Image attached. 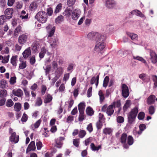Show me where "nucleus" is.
<instances>
[{
  "label": "nucleus",
  "mask_w": 157,
  "mask_h": 157,
  "mask_svg": "<svg viewBox=\"0 0 157 157\" xmlns=\"http://www.w3.org/2000/svg\"><path fill=\"white\" fill-rule=\"evenodd\" d=\"M105 39L106 37L104 36H101L100 38L98 39L94 48L95 51L98 53H101L103 52V49L105 46V44L104 43Z\"/></svg>",
  "instance_id": "f257e3e1"
},
{
  "label": "nucleus",
  "mask_w": 157,
  "mask_h": 157,
  "mask_svg": "<svg viewBox=\"0 0 157 157\" xmlns=\"http://www.w3.org/2000/svg\"><path fill=\"white\" fill-rule=\"evenodd\" d=\"M35 17L38 21L44 23L47 20L48 15L45 12L40 11L36 14Z\"/></svg>",
  "instance_id": "f03ea898"
},
{
  "label": "nucleus",
  "mask_w": 157,
  "mask_h": 157,
  "mask_svg": "<svg viewBox=\"0 0 157 157\" xmlns=\"http://www.w3.org/2000/svg\"><path fill=\"white\" fill-rule=\"evenodd\" d=\"M85 105L84 103L81 102L78 105V108L79 114L78 117V120L79 121H82L85 118V115L84 111Z\"/></svg>",
  "instance_id": "7ed1b4c3"
},
{
  "label": "nucleus",
  "mask_w": 157,
  "mask_h": 157,
  "mask_svg": "<svg viewBox=\"0 0 157 157\" xmlns=\"http://www.w3.org/2000/svg\"><path fill=\"white\" fill-rule=\"evenodd\" d=\"M99 33L92 32L89 33L87 35L88 38L91 40H95L97 41L98 38H100V36H104Z\"/></svg>",
  "instance_id": "20e7f679"
},
{
  "label": "nucleus",
  "mask_w": 157,
  "mask_h": 157,
  "mask_svg": "<svg viewBox=\"0 0 157 157\" xmlns=\"http://www.w3.org/2000/svg\"><path fill=\"white\" fill-rule=\"evenodd\" d=\"M13 10L12 8H8L6 9L4 12L3 15L8 20H9L13 17Z\"/></svg>",
  "instance_id": "39448f33"
},
{
  "label": "nucleus",
  "mask_w": 157,
  "mask_h": 157,
  "mask_svg": "<svg viewBox=\"0 0 157 157\" xmlns=\"http://www.w3.org/2000/svg\"><path fill=\"white\" fill-rule=\"evenodd\" d=\"M122 94L124 98H127L129 95V92L128 86L123 84L122 85Z\"/></svg>",
  "instance_id": "423d86ee"
},
{
  "label": "nucleus",
  "mask_w": 157,
  "mask_h": 157,
  "mask_svg": "<svg viewBox=\"0 0 157 157\" xmlns=\"http://www.w3.org/2000/svg\"><path fill=\"white\" fill-rule=\"evenodd\" d=\"M10 141L14 144L18 142L19 140V136L16 134V132H13L9 137Z\"/></svg>",
  "instance_id": "0eeeda50"
},
{
  "label": "nucleus",
  "mask_w": 157,
  "mask_h": 157,
  "mask_svg": "<svg viewBox=\"0 0 157 157\" xmlns=\"http://www.w3.org/2000/svg\"><path fill=\"white\" fill-rule=\"evenodd\" d=\"M28 38V36L27 35L25 34L20 35L18 38V43L21 45L24 44L27 42Z\"/></svg>",
  "instance_id": "6e6552de"
},
{
  "label": "nucleus",
  "mask_w": 157,
  "mask_h": 157,
  "mask_svg": "<svg viewBox=\"0 0 157 157\" xmlns=\"http://www.w3.org/2000/svg\"><path fill=\"white\" fill-rule=\"evenodd\" d=\"M138 112V108L136 107L131 110V111L128 113V115L136 119Z\"/></svg>",
  "instance_id": "1a4fd4ad"
},
{
  "label": "nucleus",
  "mask_w": 157,
  "mask_h": 157,
  "mask_svg": "<svg viewBox=\"0 0 157 157\" xmlns=\"http://www.w3.org/2000/svg\"><path fill=\"white\" fill-rule=\"evenodd\" d=\"M64 139V138L62 137H60L59 138L56 139V147L59 148H61L63 144L62 141Z\"/></svg>",
  "instance_id": "9d476101"
},
{
  "label": "nucleus",
  "mask_w": 157,
  "mask_h": 157,
  "mask_svg": "<svg viewBox=\"0 0 157 157\" xmlns=\"http://www.w3.org/2000/svg\"><path fill=\"white\" fill-rule=\"evenodd\" d=\"M139 77L145 82H148L150 80V77L146 73H142L139 75Z\"/></svg>",
  "instance_id": "9b49d317"
},
{
  "label": "nucleus",
  "mask_w": 157,
  "mask_h": 157,
  "mask_svg": "<svg viewBox=\"0 0 157 157\" xmlns=\"http://www.w3.org/2000/svg\"><path fill=\"white\" fill-rule=\"evenodd\" d=\"M51 46L53 48H55L57 44L58 39L55 37L50 38L49 39Z\"/></svg>",
  "instance_id": "f8f14e48"
},
{
  "label": "nucleus",
  "mask_w": 157,
  "mask_h": 157,
  "mask_svg": "<svg viewBox=\"0 0 157 157\" xmlns=\"http://www.w3.org/2000/svg\"><path fill=\"white\" fill-rule=\"evenodd\" d=\"M81 11L79 10L76 9L73 10L72 14V18L75 20H77L79 17Z\"/></svg>",
  "instance_id": "ddd939ff"
},
{
  "label": "nucleus",
  "mask_w": 157,
  "mask_h": 157,
  "mask_svg": "<svg viewBox=\"0 0 157 157\" xmlns=\"http://www.w3.org/2000/svg\"><path fill=\"white\" fill-rule=\"evenodd\" d=\"M19 61L20 63L19 64V68L20 69H23L27 66L26 61L24 60L23 57H20Z\"/></svg>",
  "instance_id": "4468645a"
},
{
  "label": "nucleus",
  "mask_w": 157,
  "mask_h": 157,
  "mask_svg": "<svg viewBox=\"0 0 157 157\" xmlns=\"http://www.w3.org/2000/svg\"><path fill=\"white\" fill-rule=\"evenodd\" d=\"M51 28H52L48 32V38L49 37L51 38L53 36L55 32V27L54 26L52 28L51 25H49L46 27L47 30L50 29Z\"/></svg>",
  "instance_id": "2eb2a0df"
},
{
  "label": "nucleus",
  "mask_w": 157,
  "mask_h": 157,
  "mask_svg": "<svg viewBox=\"0 0 157 157\" xmlns=\"http://www.w3.org/2000/svg\"><path fill=\"white\" fill-rule=\"evenodd\" d=\"M36 148L35 142L34 141H32L29 145L27 149L26 153H27L31 151H34Z\"/></svg>",
  "instance_id": "dca6fc26"
},
{
  "label": "nucleus",
  "mask_w": 157,
  "mask_h": 157,
  "mask_svg": "<svg viewBox=\"0 0 157 157\" xmlns=\"http://www.w3.org/2000/svg\"><path fill=\"white\" fill-rule=\"evenodd\" d=\"M155 100V96L154 95H151L147 98V102L148 105L153 104Z\"/></svg>",
  "instance_id": "f3484780"
},
{
  "label": "nucleus",
  "mask_w": 157,
  "mask_h": 157,
  "mask_svg": "<svg viewBox=\"0 0 157 157\" xmlns=\"http://www.w3.org/2000/svg\"><path fill=\"white\" fill-rule=\"evenodd\" d=\"M116 3L114 0H107L106 3V6L109 8H112L115 5Z\"/></svg>",
  "instance_id": "a211bd4d"
},
{
  "label": "nucleus",
  "mask_w": 157,
  "mask_h": 157,
  "mask_svg": "<svg viewBox=\"0 0 157 157\" xmlns=\"http://www.w3.org/2000/svg\"><path fill=\"white\" fill-rule=\"evenodd\" d=\"M99 75H98L96 77L95 76H94L91 78L90 83L91 85L94 84L95 83V85L96 87H97L98 84L99 83Z\"/></svg>",
  "instance_id": "6ab92c4d"
},
{
  "label": "nucleus",
  "mask_w": 157,
  "mask_h": 157,
  "mask_svg": "<svg viewBox=\"0 0 157 157\" xmlns=\"http://www.w3.org/2000/svg\"><path fill=\"white\" fill-rule=\"evenodd\" d=\"M12 93L14 95L17 96L18 97H21L23 95L22 91L20 89H18L17 90H13L12 91Z\"/></svg>",
  "instance_id": "aec40b11"
},
{
  "label": "nucleus",
  "mask_w": 157,
  "mask_h": 157,
  "mask_svg": "<svg viewBox=\"0 0 157 157\" xmlns=\"http://www.w3.org/2000/svg\"><path fill=\"white\" fill-rule=\"evenodd\" d=\"M113 108H114L113 107V105H111L108 106L106 113L108 116H111L113 114L114 112Z\"/></svg>",
  "instance_id": "412c9836"
},
{
  "label": "nucleus",
  "mask_w": 157,
  "mask_h": 157,
  "mask_svg": "<svg viewBox=\"0 0 157 157\" xmlns=\"http://www.w3.org/2000/svg\"><path fill=\"white\" fill-rule=\"evenodd\" d=\"M31 52L30 48H28L22 53L23 57L25 59H27L31 55Z\"/></svg>",
  "instance_id": "4be33fe9"
},
{
  "label": "nucleus",
  "mask_w": 157,
  "mask_h": 157,
  "mask_svg": "<svg viewBox=\"0 0 157 157\" xmlns=\"http://www.w3.org/2000/svg\"><path fill=\"white\" fill-rule=\"evenodd\" d=\"M39 44L38 42L35 41L32 45V50L35 52H37L39 48Z\"/></svg>",
  "instance_id": "5701e85b"
},
{
  "label": "nucleus",
  "mask_w": 157,
  "mask_h": 157,
  "mask_svg": "<svg viewBox=\"0 0 157 157\" xmlns=\"http://www.w3.org/2000/svg\"><path fill=\"white\" fill-rule=\"evenodd\" d=\"M130 14H135L137 16H139L141 17H144V15L141 12L138 10H134L131 12L129 13V15Z\"/></svg>",
  "instance_id": "b1692460"
},
{
  "label": "nucleus",
  "mask_w": 157,
  "mask_h": 157,
  "mask_svg": "<svg viewBox=\"0 0 157 157\" xmlns=\"http://www.w3.org/2000/svg\"><path fill=\"white\" fill-rule=\"evenodd\" d=\"M127 135L126 133H123L121 135L120 142L121 143H125L126 142L127 139Z\"/></svg>",
  "instance_id": "393cba45"
},
{
  "label": "nucleus",
  "mask_w": 157,
  "mask_h": 157,
  "mask_svg": "<svg viewBox=\"0 0 157 157\" xmlns=\"http://www.w3.org/2000/svg\"><path fill=\"white\" fill-rule=\"evenodd\" d=\"M64 17L60 15L59 16L57 17H56L55 20L56 23L57 24L60 23L64 21Z\"/></svg>",
  "instance_id": "a878e982"
},
{
  "label": "nucleus",
  "mask_w": 157,
  "mask_h": 157,
  "mask_svg": "<svg viewBox=\"0 0 157 157\" xmlns=\"http://www.w3.org/2000/svg\"><path fill=\"white\" fill-rule=\"evenodd\" d=\"M130 100H128L126 101L123 107V110L124 112L127 111L128 108L130 107Z\"/></svg>",
  "instance_id": "bb28decb"
},
{
  "label": "nucleus",
  "mask_w": 157,
  "mask_h": 157,
  "mask_svg": "<svg viewBox=\"0 0 157 157\" xmlns=\"http://www.w3.org/2000/svg\"><path fill=\"white\" fill-rule=\"evenodd\" d=\"M127 34L132 40H136L137 39L138 35L136 34L131 33L129 32H127Z\"/></svg>",
  "instance_id": "cd10ccee"
},
{
  "label": "nucleus",
  "mask_w": 157,
  "mask_h": 157,
  "mask_svg": "<svg viewBox=\"0 0 157 157\" xmlns=\"http://www.w3.org/2000/svg\"><path fill=\"white\" fill-rule=\"evenodd\" d=\"M52 99V97L49 94H48L46 97L44 101V103L47 104L50 103Z\"/></svg>",
  "instance_id": "c85d7f7f"
},
{
  "label": "nucleus",
  "mask_w": 157,
  "mask_h": 157,
  "mask_svg": "<svg viewBox=\"0 0 157 157\" xmlns=\"http://www.w3.org/2000/svg\"><path fill=\"white\" fill-rule=\"evenodd\" d=\"M111 105H113V107L114 108H115L116 107L119 108L121 106V101L120 100L114 101Z\"/></svg>",
  "instance_id": "c756f323"
},
{
  "label": "nucleus",
  "mask_w": 157,
  "mask_h": 157,
  "mask_svg": "<svg viewBox=\"0 0 157 157\" xmlns=\"http://www.w3.org/2000/svg\"><path fill=\"white\" fill-rule=\"evenodd\" d=\"M17 56H13L10 59V63L14 66H16L17 65Z\"/></svg>",
  "instance_id": "7c9ffc66"
},
{
  "label": "nucleus",
  "mask_w": 157,
  "mask_h": 157,
  "mask_svg": "<svg viewBox=\"0 0 157 157\" xmlns=\"http://www.w3.org/2000/svg\"><path fill=\"white\" fill-rule=\"evenodd\" d=\"M86 112L87 115L90 116H92L94 113V111L93 109L90 107H88L86 108Z\"/></svg>",
  "instance_id": "2f4dec72"
},
{
  "label": "nucleus",
  "mask_w": 157,
  "mask_h": 157,
  "mask_svg": "<svg viewBox=\"0 0 157 157\" xmlns=\"http://www.w3.org/2000/svg\"><path fill=\"white\" fill-rule=\"evenodd\" d=\"M128 122L129 124H132L134 123L136 119L127 115Z\"/></svg>",
  "instance_id": "473e14b6"
},
{
  "label": "nucleus",
  "mask_w": 157,
  "mask_h": 157,
  "mask_svg": "<svg viewBox=\"0 0 157 157\" xmlns=\"http://www.w3.org/2000/svg\"><path fill=\"white\" fill-rule=\"evenodd\" d=\"M151 78L152 81L154 82L153 88H156L157 87V76L156 75H152Z\"/></svg>",
  "instance_id": "72a5a7b5"
},
{
  "label": "nucleus",
  "mask_w": 157,
  "mask_h": 157,
  "mask_svg": "<svg viewBox=\"0 0 157 157\" xmlns=\"http://www.w3.org/2000/svg\"><path fill=\"white\" fill-rule=\"evenodd\" d=\"M21 29L22 27L20 25L18 26L14 31V35L15 36L18 35V33L21 31Z\"/></svg>",
  "instance_id": "f704fd0d"
},
{
  "label": "nucleus",
  "mask_w": 157,
  "mask_h": 157,
  "mask_svg": "<svg viewBox=\"0 0 157 157\" xmlns=\"http://www.w3.org/2000/svg\"><path fill=\"white\" fill-rule=\"evenodd\" d=\"M134 143V139L133 137L129 135L127 137V143L129 145H132Z\"/></svg>",
  "instance_id": "c9c22d12"
},
{
  "label": "nucleus",
  "mask_w": 157,
  "mask_h": 157,
  "mask_svg": "<svg viewBox=\"0 0 157 157\" xmlns=\"http://www.w3.org/2000/svg\"><path fill=\"white\" fill-rule=\"evenodd\" d=\"M90 147L91 149L93 151H98L101 148V145H98V147H96L93 143H92L91 144Z\"/></svg>",
  "instance_id": "e433bc0d"
},
{
  "label": "nucleus",
  "mask_w": 157,
  "mask_h": 157,
  "mask_svg": "<svg viewBox=\"0 0 157 157\" xmlns=\"http://www.w3.org/2000/svg\"><path fill=\"white\" fill-rule=\"evenodd\" d=\"M37 7V5L35 2L32 3L29 6L30 10L31 11L35 10Z\"/></svg>",
  "instance_id": "4c0bfd02"
},
{
  "label": "nucleus",
  "mask_w": 157,
  "mask_h": 157,
  "mask_svg": "<svg viewBox=\"0 0 157 157\" xmlns=\"http://www.w3.org/2000/svg\"><path fill=\"white\" fill-rule=\"evenodd\" d=\"M109 81V77L108 76H106L105 78L103 84V86L106 88L107 85Z\"/></svg>",
  "instance_id": "58836bf2"
},
{
  "label": "nucleus",
  "mask_w": 157,
  "mask_h": 157,
  "mask_svg": "<svg viewBox=\"0 0 157 157\" xmlns=\"http://www.w3.org/2000/svg\"><path fill=\"white\" fill-rule=\"evenodd\" d=\"M112 130L110 128H104L103 131V133L106 135H110L112 132Z\"/></svg>",
  "instance_id": "ea45409f"
},
{
  "label": "nucleus",
  "mask_w": 157,
  "mask_h": 157,
  "mask_svg": "<svg viewBox=\"0 0 157 157\" xmlns=\"http://www.w3.org/2000/svg\"><path fill=\"white\" fill-rule=\"evenodd\" d=\"M14 107V110L17 112H18L21 109V105L19 103H15Z\"/></svg>",
  "instance_id": "a19ab883"
},
{
  "label": "nucleus",
  "mask_w": 157,
  "mask_h": 157,
  "mask_svg": "<svg viewBox=\"0 0 157 157\" xmlns=\"http://www.w3.org/2000/svg\"><path fill=\"white\" fill-rule=\"evenodd\" d=\"M145 113L143 112H140L138 114L137 117L139 120H143L145 117Z\"/></svg>",
  "instance_id": "79ce46f5"
},
{
  "label": "nucleus",
  "mask_w": 157,
  "mask_h": 157,
  "mask_svg": "<svg viewBox=\"0 0 157 157\" xmlns=\"http://www.w3.org/2000/svg\"><path fill=\"white\" fill-rule=\"evenodd\" d=\"M86 134V131L83 130H80L78 133V136L81 138H83Z\"/></svg>",
  "instance_id": "37998d69"
},
{
  "label": "nucleus",
  "mask_w": 157,
  "mask_h": 157,
  "mask_svg": "<svg viewBox=\"0 0 157 157\" xmlns=\"http://www.w3.org/2000/svg\"><path fill=\"white\" fill-rule=\"evenodd\" d=\"M7 83V81L4 79H2L0 82V87L2 88H5L6 85Z\"/></svg>",
  "instance_id": "c03bdc74"
},
{
  "label": "nucleus",
  "mask_w": 157,
  "mask_h": 157,
  "mask_svg": "<svg viewBox=\"0 0 157 157\" xmlns=\"http://www.w3.org/2000/svg\"><path fill=\"white\" fill-rule=\"evenodd\" d=\"M98 95L100 97V101L101 102H102L105 99L104 95L102 90L99 91Z\"/></svg>",
  "instance_id": "a18cd8bd"
},
{
  "label": "nucleus",
  "mask_w": 157,
  "mask_h": 157,
  "mask_svg": "<svg viewBox=\"0 0 157 157\" xmlns=\"http://www.w3.org/2000/svg\"><path fill=\"white\" fill-rule=\"evenodd\" d=\"M148 110L149 113L151 115H152L154 113L155 109L153 106L151 105L149 107Z\"/></svg>",
  "instance_id": "49530a36"
},
{
  "label": "nucleus",
  "mask_w": 157,
  "mask_h": 157,
  "mask_svg": "<svg viewBox=\"0 0 157 157\" xmlns=\"http://www.w3.org/2000/svg\"><path fill=\"white\" fill-rule=\"evenodd\" d=\"M7 19L4 15H2L0 16V25H2L4 23L6 22Z\"/></svg>",
  "instance_id": "de8ad7c7"
},
{
  "label": "nucleus",
  "mask_w": 157,
  "mask_h": 157,
  "mask_svg": "<svg viewBox=\"0 0 157 157\" xmlns=\"http://www.w3.org/2000/svg\"><path fill=\"white\" fill-rule=\"evenodd\" d=\"M7 91L5 90H0V97L5 98L6 96Z\"/></svg>",
  "instance_id": "09e8293b"
},
{
  "label": "nucleus",
  "mask_w": 157,
  "mask_h": 157,
  "mask_svg": "<svg viewBox=\"0 0 157 157\" xmlns=\"http://www.w3.org/2000/svg\"><path fill=\"white\" fill-rule=\"evenodd\" d=\"M14 104L13 102L11 99H9L7 100L6 103V105L8 107L12 106Z\"/></svg>",
  "instance_id": "8fccbe9b"
},
{
  "label": "nucleus",
  "mask_w": 157,
  "mask_h": 157,
  "mask_svg": "<svg viewBox=\"0 0 157 157\" xmlns=\"http://www.w3.org/2000/svg\"><path fill=\"white\" fill-rule=\"evenodd\" d=\"M62 7V4L61 3L58 4L56 7L54 13H59L61 10Z\"/></svg>",
  "instance_id": "3c124183"
},
{
  "label": "nucleus",
  "mask_w": 157,
  "mask_h": 157,
  "mask_svg": "<svg viewBox=\"0 0 157 157\" xmlns=\"http://www.w3.org/2000/svg\"><path fill=\"white\" fill-rule=\"evenodd\" d=\"M42 103V101L40 97H38L37 98L35 105L37 106H40Z\"/></svg>",
  "instance_id": "603ef678"
},
{
  "label": "nucleus",
  "mask_w": 157,
  "mask_h": 157,
  "mask_svg": "<svg viewBox=\"0 0 157 157\" xmlns=\"http://www.w3.org/2000/svg\"><path fill=\"white\" fill-rule=\"evenodd\" d=\"M79 90V86L76 87V88L75 89L73 92V94L75 97H76L78 96Z\"/></svg>",
  "instance_id": "864d4df0"
},
{
  "label": "nucleus",
  "mask_w": 157,
  "mask_h": 157,
  "mask_svg": "<svg viewBox=\"0 0 157 157\" xmlns=\"http://www.w3.org/2000/svg\"><path fill=\"white\" fill-rule=\"evenodd\" d=\"M79 139H75L73 140V145L76 147H78L79 144Z\"/></svg>",
  "instance_id": "5fc2aeb1"
},
{
  "label": "nucleus",
  "mask_w": 157,
  "mask_h": 157,
  "mask_svg": "<svg viewBox=\"0 0 157 157\" xmlns=\"http://www.w3.org/2000/svg\"><path fill=\"white\" fill-rule=\"evenodd\" d=\"M76 0H67V5L69 7H71L74 5Z\"/></svg>",
  "instance_id": "6e6d98bb"
},
{
  "label": "nucleus",
  "mask_w": 157,
  "mask_h": 157,
  "mask_svg": "<svg viewBox=\"0 0 157 157\" xmlns=\"http://www.w3.org/2000/svg\"><path fill=\"white\" fill-rule=\"evenodd\" d=\"M103 126V124L101 121H98L96 124V126L98 130L101 129Z\"/></svg>",
  "instance_id": "4d7b16f0"
},
{
  "label": "nucleus",
  "mask_w": 157,
  "mask_h": 157,
  "mask_svg": "<svg viewBox=\"0 0 157 157\" xmlns=\"http://www.w3.org/2000/svg\"><path fill=\"white\" fill-rule=\"evenodd\" d=\"M9 57L10 56L9 55L3 57V58L2 59V63H7L9 61Z\"/></svg>",
  "instance_id": "13d9d810"
},
{
  "label": "nucleus",
  "mask_w": 157,
  "mask_h": 157,
  "mask_svg": "<svg viewBox=\"0 0 157 157\" xmlns=\"http://www.w3.org/2000/svg\"><path fill=\"white\" fill-rule=\"evenodd\" d=\"M117 120L118 123H122L124 122V119L123 117L119 116L117 117Z\"/></svg>",
  "instance_id": "bf43d9fd"
},
{
  "label": "nucleus",
  "mask_w": 157,
  "mask_h": 157,
  "mask_svg": "<svg viewBox=\"0 0 157 157\" xmlns=\"http://www.w3.org/2000/svg\"><path fill=\"white\" fill-rule=\"evenodd\" d=\"M47 87L45 85H42L41 87V93L42 95H44L45 93L47 90Z\"/></svg>",
  "instance_id": "052dcab7"
},
{
  "label": "nucleus",
  "mask_w": 157,
  "mask_h": 157,
  "mask_svg": "<svg viewBox=\"0 0 157 157\" xmlns=\"http://www.w3.org/2000/svg\"><path fill=\"white\" fill-rule=\"evenodd\" d=\"M74 100L72 99H71L69 101V104L68 106L67 110L68 111H70L71 110V108L72 107L74 104Z\"/></svg>",
  "instance_id": "680f3d73"
},
{
  "label": "nucleus",
  "mask_w": 157,
  "mask_h": 157,
  "mask_svg": "<svg viewBox=\"0 0 157 157\" xmlns=\"http://www.w3.org/2000/svg\"><path fill=\"white\" fill-rule=\"evenodd\" d=\"M28 120V116L25 113H24L21 118V121L23 122H25Z\"/></svg>",
  "instance_id": "e2e57ef3"
},
{
  "label": "nucleus",
  "mask_w": 157,
  "mask_h": 157,
  "mask_svg": "<svg viewBox=\"0 0 157 157\" xmlns=\"http://www.w3.org/2000/svg\"><path fill=\"white\" fill-rule=\"evenodd\" d=\"M47 14H48L49 16H51L53 13V10L51 7H49L47 9Z\"/></svg>",
  "instance_id": "0e129e2a"
},
{
  "label": "nucleus",
  "mask_w": 157,
  "mask_h": 157,
  "mask_svg": "<svg viewBox=\"0 0 157 157\" xmlns=\"http://www.w3.org/2000/svg\"><path fill=\"white\" fill-rule=\"evenodd\" d=\"M36 146L37 149L39 150L41 149L42 147L43 144L40 141H38V142L36 143Z\"/></svg>",
  "instance_id": "69168bd1"
},
{
  "label": "nucleus",
  "mask_w": 157,
  "mask_h": 157,
  "mask_svg": "<svg viewBox=\"0 0 157 157\" xmlns=\"http://www.w3.org/2000/svg\"><path fill=\"white\" fill-rule=\"evenodd\" d=\"M29 62L32 65H33L36 62V59L35 56H33L30 58Z\"/></svg>",
  "instance_id": "338daca9"
},
{
  "label": "nucleus",
  "mask_w": 157,
  "mask_h": 157,
  "mask_svg": "<svg viewBox=\"0 0 157 157\" xmlns=\"http://www.w3.org/2000/svg\"><path fill=\"white\" fill-rule=\"evenodd\" d=\"M71 10H70L67 9L63 12V14L65 15L69 16L71 14Z\"/></svg>",
  "instance_id": "774afa93"
}]
</instances>
